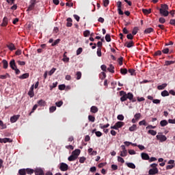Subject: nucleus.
<instances>
[{
    "label": "nucleus",
    "instance_id": "obj_1",
    "mask_svg": "<svg viewBox=\"0 0 175 175\" xmlns=\"http://www.w3.org/2000/svg\"><path fill=\"white\" fill-rule=\"evenodd\" d=\"M169 5L167 4H161V8L159 9L160 14L164 17L169 16Z\"/></svg>",
    "mask_w": 175,
    "mask_h": 175
},
{
    "label": "nucleus",
    "instance_id": "obj_2",
    "mask_svg": "<svg viewBox=\"0 0 175 175\" xmlns=\"http://www.w3.org/2000/svg\"><path fill=\"white\" fill-rule=\"evenodd\" d=\"M39 2V0H30L29 5L27 8V11L31 12L35 9V5Z\"/></svg>",
    "mask_w": 175,
    "mask_h": 175
},
{
    "label": "nucleus",
    "instance_id": "obj_3",
    "mask_svg": "<svg viewBox=\"0 0 175 175\" xmlns=\"http://www.w3.org/2000/svg\"><path fill=\"white\" fill-rule=\"evenodd\" d=\"M156 137L161 143H163V142H166V140H167L166 135H163L161 133H159Z\"/></svg>",
    "mask_w": 175,
    "mask_h": 175
},
{
    "label": "nucleus",
    "instance_id": "obj_4",
    "mask_svg": "<svg viewBox=\"0 0 175 175\" xmlns=\"http://www.w3.org/2000/svg\"><path fill=\"white\" fill-rule=\"evenodd\" d=\"M120 96H122L120 98V100L122 102H125V100H127V99H128L127 96H126V92H124L122 90L120 92Z\"/></svg>",
    "mask_w": 175,
    "mask_h": 175
},
{
    "label": "nucleus",
    "instance_id": "obj_5",
    "mask_svg": "<svg viewBox=\"0 0 175 175\" xmlns=\"http://www.w3.org/2000/svg\"><path fill=\"white\" fill-rule=\"evenodd\" d=\"M68 169H69V165H68V164H66L65 163H60L59 170L62 172H66L68 170Z\"/></svg>",
    "mask_w": 175,
    "mask_h": 175
},
{
    "label": "nucleus",
    "instance_id": "obj_6",
    "mask_svg": "<svg viewBox=\"0 0 175 175\" xmlns=\"http://www.w3.org/2000/svg\"><path fill=\"white\" fill-rule=\"evenodd\" d=\"M147 98L149 99V100H152V103L155 105H159V103H161V100L154 99V97H152V96H148Z\"/></svg>",
    "mask_w": 175,
    "mask_h": 175
},
{
    "label": "nucleus",
    "instance_id": "obj_7",
    "mask_svg": "<svg viewBox=\"0 0 175 175\" xmlns=\"http://www.w3.org/2000/svg\"><path fill=\"white\" fill-rule=\"evenodd\" d=\"M20 118V115H14L10 118V122L14 124Z\"/></svg>",
    "mask_w": 175,
    "mask_h": 175
},
{
    "label": "nucleus",
    "instance_id": "obj_8",
    "mask_svg": "<svg viewBox=\"0 0 175 175\" xmlns=\"http://www.w3.org/2000/svg\"><path fill=\"white\" fill-rule=\"evenodd\" d=\"M127 99L131 100V102H136V98H133V94L131 92H129L126 94Z\"/></svg>",
    "mask_w": 175,
    "mask_h": 175
},
{
    "label": "nucleus",
    "instance_id": "obj_9",
    "mask_svg": "<svg viewBox=\"0 0 175 175\" xmlns=\"http://www.w3.org/2000/svg\"><path fill=\"white\" fill-rule=\"evenodd\" d=\"M159 172V170H158V168L150 169L148 171V174L149 175L158 174Z\"/></svg>",
    "mask_w": 175,
    "mask_h": 175
},
{
    "label": "nucleus",
    "instance_id": "obj_10",
    "mask_svg": "<svg viewBox=\"0 0 175 175\" xmlns=\"http://www.w3.org/2000/svg\"><path fill=\"white\" fill-rule=\"evenodd\" d=\"M33 87L34 85H32L29 89V91L28 92V95L30 96V98H33V96H35V93L33 92Z\"/></svg>",
    "mask_w": 175,
    "mask_h": 175
},
{
    "label": "nucleus",
    "instance_id": "obj_11",
    "mask_svg": "<svg viewBox=\"0 0 175 175\" xmlns=\"http://www.w3.org/2000/svg\"><path fill=\"white\" fill-rule=\"evenodd\" d=\"M141 157H142V159H144V161L150 160V156H148V154H147V153L142 152L141 154Z\"/></svg>",
    "mask_w": 175,
    "mask_h": 175
},
{
    "label": "nucleus",
    "instance_id": "obj_12",
    "mask_svg": "<svg viewBox=\"0 0 175 175\" xmlns=\"http://www.w3.org/2000/svg\"><path fill=\"white\" fill-rule=\"evenodd\" d=\"M10 66L11 69H12V70L14 69L15 68H17V66L16 65V60L12 59L10 62Z\"/></svg>",
    "mask_w": 175,
    "mask_h": 175
},
{
    "label": "nucleus",
    "instance_id": "obj_13",
    "mask_svg": "<svg viewBox=\"0 0 175 175\" xmlns=\"http://www.w3.org/2000/svg\"><path fill=\"white\" fill-rule=\"evenodd\" d=\"M8 49L10 50V51H13V50H16V46H14V44L10 42L9 44L6 45Z\"/></svg>",
    "mask_w": 175,
    "mask_h": 175
},
{
    "label": "nucleus",
    "instance_id": "obj_14",
    "mask_svg": "<svg viewBox=\"0 0 175 175\" xmlns=\"http://www.w3.org/2000/svg\"><path fill=\"white\" fill-rule=\"evenodd\" d=\"M98 110L99 109H98V107H96V106H92L90 108L91 113H93L94 114L98 113Z\"/></svg>",
    "mask_w": 175,
    "mask_h": 175
},
{
    "label": "nucleus",
    "instance_id": "obj_15",
    "mask_svg": "<svg viewBox=\"0 0 175 175\" xmlns=\"http://www.w3.org/2000/svg\"><path fill=\"white\" fill-rule=\"evenodd\" d=\"M8 17L5 16L3 19V22L1 23V27H6L8 25Z\"/></svg>",
    "mask_w": 175,
    "mask_h": 175
},
{
    "label": "nucleus",
    "instance_id": "obj_16",
    "mask_svg": "<svg viewBox=\"0 0 175 175\" xmlns=\"http://www.w3.org/2000/svg\"><path fill=\"white\" fill-rule=\"evenodd\" d=\"M66 27H72V25H73V24L72 23L73 22V20L71 19V18H68L66 19Z\"/></svg>",
    "mask_w": 175,
    "mask_h": 175
},
{
    "label": "nucleus",
    "instance_id": "obj_17",
    "mask_svg": "<svg viewBox=\"0 0 175 175\" xmlns=\"http://www.w3.org/2000/svg\"><path fill=\"white\" fill-rule=\"evenodd\" d=\"M35 174L36 175H44V172L42 171V169H37L35 171Z\"/></svg>",
    "mask_w": 175,
    "mask_h": 175
},
{
    "label": "nucleus",
    "instance_id": "obj_18",
    "mask_svg": "<svg viewBox=\"0 0 175 175\" xmlns=\"http://www.w3.org/2000/svg\"><path fill=\"white\" fill-rule=\"evenodd\" d=\"M133 44H134L133 41H131L129 42H126L124 44V46L128 49H131V47H133Z\"/></svg>",
    "mask_w": 175,
    "mask_h": 175
},
{
    "label": "nucleus",
    "instance_id": "obj_19",
    "mask_svg": "<svg viewBox=\"0 0 175 175\" xmlns=\"http://www.w3.org/2000/svg\"><path fill=\"white\" fill-rule=\"evenodd\" d=\"M68 161L70 162H72L73 161H76V159H77V157L75 156V154H72V155H70L68 158Z\"/></svg>",
    "mask_w": 175,
    "mask_h": 175
},
{
    "label": "nucleus",
    "instance_id": "obj_20",
    "mask_svg": "<svg viewBox=\"0 0 175 175\" xmlns=\"http://www.w3.org/2000/svg\"><path fill=\"white\" fill-rule=\"evenodd\" d=\"M2 63H3V69H8V68L9 66V63H8L6 59H3L2 61Z\"/></svg>",
    "mask_w": 175,
    "mask_h": 175
},
{
    "label": "nucleus",
    "instance_id": "obj_21",
    "mask_svg": "<svg viewBox=\"0 0 175 175\" xmlns=\"http://www.w3.org/2000/svg\"><path fill=\"white\" fill-rule=\"evenodd\" d=\"M167 87V83H163L162 85H158L157 89L159 90H165Z\"/></svg>",
    "mask_w": 175,
    "mask_h": 175
},
{
    "label": "nucleus",
    "instance_id": "obj_22",
    "mask_svg": "<svg viewBox=\"0 0 175 175\" xmlns=\"http://www.w3.org/2000/svg\"><path fill=\"white\" fill-rule=\"evenodd\" d=\"M116 128L118 129V128H122L123 125H125V123L124 122H117L116 124Z\"/></svg>",
    "mask_w": 175,
    "mask_h": 175
},
{
    "label": "nucleus",
    "instance_id": "obj_23",
    "mask_svg": "<svg viewBox=\"0 0 175 175\" xmlns=\"http://www.w3.org/2000/svg\"><path fill=\"white\" fill-rule=\"evenodd\" d=\"M80 152H81V151L79 149H76L72 152V154L75 157H79V155H80Z\"/></svg>",
    "mask_w": 175,
    "mask_h": 175
},
{
    "label": "nucleus",
    "instance_id": "obj_24",
    "mask_svg": "<svg viewBox=\"0 0 175 175\" xmlns=\"http://www.w3.org/2000/svg\"><path fill=\"white\" fill-rule=\"evenodd\" d=\"M154 31V29L152 27H148L144 30V33H151Z\"/></svg>",
    "mask_w": 175,
    "mask_h": 175
},
{
    "label": "nucleus",
    "instance_id": "obj_25",
    "mask_svg": "<svg viewBox=\"0 0 175 175\" xmlns=\"http://www.w3.org/2000/svg\"><path fill=\"white\" fill-rule=\"evenodd\" d=\"M137 129V126L136 124H133L131 127H129L130 132H135Z\"/></svg>",
    "mask_w": 175,
    "mask_h": 175
},
{
    "label": "nucleus",
    "instance_id": "obj_26",
    "mask_svg": "<svg viewBox=\"0 0 175 175\" xmlns=\"http://www.w3.org/2000/svg\"><path fill=\"white\" fill-rule=\"evenodd\" d=\"M29 77V73H25L19 77V79L24 80V79H28Z\"/></svg>",
    "mask_w": 175,
    "mask_h": 175
},
{
    "label": "nucleus",
    "instance_id": "obj_27",
    "mask_svg": "<svg viewBox=\"0 0 175 175\" xmlns=\"http://www.w3.org/2000/svg\"><path fill=\"white\" fill-rule=\"evenodd\" d=\"M38 106H46V101H44V100H40L38 101Z\"/></svg>",
    "mask_w": 175,
    "mask_h": 175
},
{
    "label": "nucleus",
    "instance_id": "obj_28",
    "mask_svg": "<svg viewBox=\"0 0 175 175\" xmlns=\"http://www.w3.org/2000/svg\"><path fill=\"white\" fill-rule=\"evenodd\" d=\"M107 70L110 72V73H114V66H113V64H110Z\"/></svg>",
    "mask_w": 175,
    "mask_h": 175
},
{
    "label": "nucleus",
    "instance_id": "obj_29",
    "mask_svg": "<svg viewBox=\"0 0 175 175\" xmlns=\"http://www.w3.org/2000/svg\"><path fill=\"white\" fill-rule=\"evenodd\" d=\"M161 96H163V97L169 96L170 93H169V92H167V90H164V91L161 92Z\"/></svg>",
    "mask_w": 175,
    "mask_h": 175
},
{
    "label": "nucleus",
    "instance_id": "obj_30",
    "mask_svg": "<svg viewBox=\"0 0 175 175\" xmlns=\"http://www.w3.org/2000/svg\"><path fill=\"white\" fill-rule=\"evenodd\" d=\"M62 61H64V62H69V57H66V52H65L63 55Z\"/></svg>",
    "mask_w": 175,
    "mask_h": 175
},
{
    "label": "nucleus",
    "instance_id": "obj_31",
    "mask_svg": "<svg viewBox=\"0 0 175 175\" xmlns=\"http://www.w3.org/2000/svg\"><path fill=\"white\" fill-rule=\"evenodd\" d=\"M128 155V150H124L120 152V157H126Z\"/></svg>",
    "mask_w": 175,
    "mask_h": 175
},
{
    "label": "nucleus",
    "instance_id": "obj_32",
    "mask_svg": "<svg viewBox=\"0 0 175 175\" xmlns=\"http://www.w3.org/2000/svg\"><path fill=\"white\" fill-rule=\"evenodd\" d=\"M142 12L144 14H150V13H151V9H142Z\"/></svg>",
    "mask_w": 175,
    "mask_h": 175
},
{
    "label": "nucleus",
    "instance_id": "obj_33",
    "mask_svg": "<svg viewBox=\"0 0 175 175\" xmlns=\"http://www.w3.org/2000/svg\"><path fill=\"white\" fill-rule=\"evenodd\" d=\"M126 165L128 167H130V169H136V165H135L133 163H127Z\"/></svg>",
    "mask_w": 175,
    "mask_h": 175
},
{
    "label": "nucleus",
    "instance_id": "obj_34",
    "mask_svg": "<svg viewBox=\"0 0 175 175\" xmlns=\"http://www.w3.org/2000/svg\"><path fill=\"white\" fill-rule=\"evenodd\" d=\"M99 76H100V80H105V79H106V73L105 72H100Z\"/></svg>",
    "mask_w": 175,
    "mask_h": 175
},
{
    "label": "nucleus",
    "instance_id": "obj_35",
    "mask_svg": "<svg viewBox=\"0 0 175 175\" xmlns=\"http://www.w3.org/2000/svg\"><path fill=\"white\" fill-rule=\"evenodd\" d=\"M88 120L90 121V122H95V116H93L92 115H89Z\"/></svg>",
    "mask_w": 175,
    "mask_h": 175
},
{
    "label": "nucleus",
    "instance_id": "obj_36",
    "mask_svg": "<svg viewBox=\"0 0 175 175\" xmlns=\"http://www.w3.org/2000/svg\"><path fill=\"white\" fill-rule=\"evenodd\" d=\"M57 70V68H53L48 73L49 76H53V75H54V73L55 72V71Z\"/></svg>",
    "mask_w": 175,
    "mask_h": 175
},
{
    "label": "nucleus",
    "instance_id": "obj_37",
    "mask_svg": "<svg viewBox=\"0 0 175 175\" xmlns=\"http://www.w3.org/2000/svg\"><path fill=\"white\" fill-rule=\"evenodd\" d=\"M161 126H166L167 125V120H163L160 122Z\"/></svg>",
    "mask_w": 175,
    "mask_h": 175
},
{
    "label": "nucleus",
    "instance_id": "obj_38",
    "mask_svg": "<svg viewBox=\"0 0 175 175\" xmlns=\"http://www.w3.org/2000/svg\"><path fill=\"white\" fill-rule=\"evenodd\" d=\"M99 126L101 129H105V128H109V126H110V124L109 123L105 125H103V124H100Z\"/></svg>",
    "mask_w": 175,
    "mask_h": 175
},
{
    "label": "nucleus",
    "instance_id": "obj_39",
    "mask_svg": "<svg viewBox=\"0 0 175 175\" xmlns=\"http://www.w3.org/2000/svg\"><path fill=\"white\" fill-rule=\"evenodd\" d=\"M25 171L27 174H33V172H35L33 169L30 168L25 169Z\"/></svg>",
    "mask_w": 175,
    "mask_h": 175
},
{
    "label": "nucleus",
    "instance_id": "obj_40",
    "mask_svg": "<svg viewBox=\"0 0 175 175\" xmlns=\"http://www.w3.org/2000/svg\"><path fill=\"white\" fill-rule=\"evenodd\" d=\"M61 42V39L58 38L56 40L54 41L53 43L51 44L52 47H54V46H57V44H58V43H59Z\"/></svg>",
    "mask_w": 175,
    "mask_h": 175
},
{
    "label": "nucleus",
    "instance_id": "obj_41",
    "mask_svg": "<svg viewBox=\"0 0 175 175\" xmlns=\"http://www.w3.org/2000/svg\"><path fill=\"white\" fill-rule=\"evenodd\" d=\"M120 73L121 75H125L126 73H128V70L126 68H121Z\"/></svg>",
    "mask_w": 175,
    "mask_h": 175
},
{
    "label": "nucleus",
    "instance_id": "obj_42",
    "mask_svg": "<svg viewBox=\"0 0 175 175\" xmlns=\"http://www.w3.org/2000/svg\"><path fill=\"white\" fill-rule=\"evenodd\" d=\"M38 109V105L36 104L34 105V106L33 107L31 112L29 113V116H31L32 114V113H34L35 110H36Z\"/></svg>",
    "mask_w": 175,
    "mask_h": 175
},
{
    "label": "nucleus",
    "instance_id": "obj_43",
    "mask_svg": "<svg viewBox=\"0 0 175 175\" xmlns=\"http://www.w3.org/2000/svg\"><path fill=\"white\" fill-rule=\"evenodd\" d=\"M18 174H19L20 175H25V174H27V172H26V171H25V169H21V170H18Z\"/></svg>",
    "mask_w": 175,
    "mask_h": 175
},
{
    "label": "nucleus",
    "instance_id": "obj_44",
    "mask_svg": "<svg viewBox=\"0 0 175 175\" xmlns=\"http://www.w3.org/2000/svg\"><path fill=\"white\" fill-rule=\"evenodd\" d=\"M137 31H139V27H135L133 29L132 35H136V33H137Z\"/></svg>",
    "mask_w": 175,
    "mask_h": 175
},
{
    "label": "nucleus",
    "instance_id": "obj_45",
    "mask_svg": "<svg viewBox=\"0 0 175 175\" xmlns=\"http://www.w3.org/2000/svg\"><path fill=\"white\" fill-rule=\"evenodd\" d=\"M174 63H175L174 61H165V65L166 66H169V65H173V64H174Z\"/></svg>",
    "mask_w": 175,
    "mask_h": 175
},
{
    "label": "nucleus",
    "instance_id": "obj_46",
    "mask_svg": "<svg viewBox=\"0 0 175 175\" xmlns=\"http://www.w3.org/2000/svg\"><path fill=\"white\" fill-rule=\"evenodd\" d=\"M62 105H64V101H62V100H60V101H58V102L55 103V105L57 107H61V106H62Z\"/></svg>",
    "mask_w": 175,
    "mask_h": 175
},
{
    "label": "nucleus",
    "instance_id": "obj_47",
    "mask_svg": "<svg viewBox=\"0 0 175 175\" xmlns=\"http://www.w3.org/2000/svg\"><path fill=\"white\" fill-rule=\"evenodd\" d=\"M105 40L106 42H111V38L110 36V34H106Z\"/></svg>",
    "mask_w": 175,
    "mask_h": 175
},
{
    "label": "nucleus",
    "instance_id": "obj_48",
    "mask_svg": "<svg viewBox=\"0 0 175 175\" xmlns=\"http://www.w3.org/2000/svg\"><path fill=\"white\" fill-rule=\"evenodd\" d=\"M55 110H57V107H55V106H52L49 108L50 113H54V111H55Z\"/></svg>",
    "mask_w": 175,
    "mask_h": 175
},
{
    "label": "nucleus",
    "instance_id": "obj_49",
    "mask_svg": "<svg viewBox=\"0 0 175 175\" xmlns=\"http://www.w3.org/2000/svg\"><path fill=\"white\" fill-rule=\"evenodd\" d=\"M148 133H149L150 135H152V136H155V135H157V131L154 130H149L148 131Z\"/></svg>",
    "mask_w": 175,
    "mask_h": 175
},
{
    "label": "nucleus",
    "instance_id": "obj_50",
    "mask_svg": "<svg viewBox=\"0 0 175 175\" xmlns=\"http://www.w3.org/2000/svg\"><path fill=\"white\" fill-rule=\"evenodd\" d=\"M90 33H91V32L89 30H85L83 32V36H85V38H87V37L90 36Z\"/></svg>",
    "mask_w": 175,
    "mask_h": 175
},
{
    "label": "nucleus",
    "instance_id": "obj_51",
    "mask_svg": "<svg viewBox=\"0 0 175 175\" xmlns=\"http://www.w3.org/2000/svg\"><path fill=\"white\" fill-rule=\"evenodd\" d=\"M77 80H80L81 79V72L78 71L76 74Z\"/></svg>",
    "mask_w": 175,
    "mask_h": 175
},
{
    "label": "nucleus",
    "instance_id": "obj_52",
    "mask_svg": "<svg viewBox=\"0 0 175 175\" xmlns=\"http://www.w3.org/2000/svg\"><path fill=\"white\" fill-rule=\"evenodd\" d=\"M97 55L98 57H102V48H98L97 49Z\"/></svg>",
    "mask_w": 175,
    "mask_h": 175
},
{
    "label": "nucleus",
    "instance_id": "obj_53",
    "mask_svg": "<svg viewBox=\"0 0 175 175\" xmlns=\"http://www.w3.org/2000/svg\"><path fill=\"white\" fill-rule=\"evenodd\" d=\"M159 21L161 23V24H165V23H166V19H165L163 17H161L159 18Z\"/></svg>",
    "mask_w": 175,
    "mask_h": 175
},
{
    "label": "nucleus",
    "instance_id": "obj_54",
    "mask_svg": "<svg viewBox=\"0 0 175 175\" xmlns=\"http://www.w3.org/2000/svg\"><path fill=\"white\" fill-rule=\"evenodd\" d=\"M0 126H1L2 129H6L7 128L6 124H3L2 120H0Z\"/></svg>",
    "mask_w": 175,
    "mask_h": 175
},
{
    "label": "nucleus",
    "instance_id": "obj_55",
    "mask_svg": "<svg viewBox=\"0 0 175 175\" xmlns=\"http://www.w3.org/2000/svg\"><path fill=\"white\" fill-rule=\"evenodd\" d=\"M83 53V48L80 47L77 50V55H80Z\"/></svg>",
    "mask_w": 175,
    "mask_h": 175
},
{
    "label": "nucleus",
    "instance_id": "obj_56",
    "mask_svg": "<svg viewBox=\"0 0 175 175\" xmlns=\"http://www.w3.org/2000/svg\"><path fill=\"white\" fill-rule=\"evenodd\" d=\"M109 3H110V1L109 0L103 1V5H104L105 8H107V6H109Z\"/></svg>",
    "mask_w": 175,
    "mask_h": 175
},
{
    "label": "nucleus",
    "instance_id": "obj_57",
    "mask_svg": "<svg viewBox=\"0 0 175 175\" xmlns=\"http://www.w3.org/2000/svg\"><path fill=\"white\" fill-rule=\"evenodd\" d=\"M139 125H140V126L144 125V126H146L147 122H146L145 120H142V121H140V122H139Z\"/></svg>",
    "mask_w": 175,
    "mask_h": 175
},
{
    "label": "nucleus",
    "instance_id": "obj_58",
    "mask_svg": "<svg viewBox=\"0 0 175 175\" xmlns=\"http://www.w3.org/2000/svg\"><path fill=\"white\" fill-rule=\"evenodd\" d=\"M122 61H124V57H122L118 58V62L120 66H122Z\"/></svg>",
    "mask_w": 175,
    "mask_h": 175
},
{
    "label": "nucleus",
    "instance_id": "obj_59",
    "mask_svg": "<svg viewBox=\"0 0 175 175\" xmlns=\"http://www.w3.org/2000/svg\"><path fill=\"white\" fill-rule=\"evenodd\" d=\"M57 85H58V82H55L53 83V85H50V90H53V88H55V87H57Z\"/></svg>",
    "mask_w": 175,
    "mask_h": 175
},
{
    "label": "nucleus",
    "instance_id": "obj_60",
    "mask_svg": "<svg viewBox=\"0 0 175 175\" xmlns=\"http://www.w3.org/2000/svg\"><path fill=\"white\" fill-rule=\"evenodd\" d=\"M65 88H66V86H65L64 84L59 85L58 86V88H59V90L60 91H64V90H65Z\"/></svg>",
    "mask_w": 175,
    "mask_h": 175
},
{
    "label": "nucleus",
    "instance_id": "obj_61",
    "mask_svg": "<svg viewBox=\"0 0 175 175\" xmlns=\"http://www.w3.org/2000/svg\"><path fill=\"white\" fill-rule=\"evenodd\" d=\"M118 162H120L121 163H125V160H124V159L120 157H118Z\"/></svg>",
    "mask_w": 175,
    "mask_h": 175
},
{
    "label": "nucleus",
    "instance_id": "obj_62",
    "mask_svg": "<svg viewBox=\"0 0 175 175\" xmlns=\"http://www.w3.org/2000/svg\"><path fill=\"white\" fill-rule=\"evenodd\" d=\"M118 120H119V121H124V116L123 115H118L117 116Z\"/></svg>",
    "mask_w": 175,
    "mask_h": 175
},
{
    "label": "nucleus",
    "instance_id": "obj_63",
    "mask_svg": "<svg viewBox=\"0 0 175 175\" xmlns=\"http://www.w3.org/2000/svg\"><path fill=\"white\" fill-rule=\"evenodd\" d=\"M135 120H139V118H140L142 117V114L140 113H136L134 116Z\"/></svg>",
    "mask_w": 175,
    "mask_h": 175
},
{
    "label": "nucleus",
    "instance_id": "obj_64",
    "mask_svg": "<svg viewBox=\"0 0 175 175\" xmlns=\"http://www.w3.org/2000/svg\"><path fill=\"white\" fill-rule=\"evenodd\" d=\"M170 24L175 27V19H170Z\"/></svg>",
    "mask_w": 175,
    "mask_h": 175
}]
</instances>
